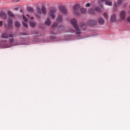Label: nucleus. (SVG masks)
Here are the masks:
<instances>
[{
	"mask_svg": "<svg viewBox=\"0 0 130 130\" xmlns=\"http://www.w3.org/2000/svg\"><path fill=\"white\" fill-rule=\"evenodd\" d=\"M18 9H19V7H16V8H15V11H18Z\"/></svg>",
	"mask_w": 130,
	"mask_h": 130,
	"instance_id": "34",
	"label": "nucleus"
},
{
	"mask_svg": "<svg viewBox=\"0 0 130 130\" xmlns=\"http://www.w3.org/2000/svg\"><path fill=\"white\" fill-rule=\"evenodd\" d=\"M126 21L130 23V16L128 17L126 19Z\"/></svg>",
	"mask_w": 130,
	"mask_h": 130,
	"instance_id": "30",
	"label": "nucleus"
},
{
	"mask_svg": "<svg viewBox=\"0 0 130 130\" xmlns=\"http://www.w3.org/2000/svg\"><path fill=\"white\" fill-rule=\"evenodd\" d=\"M51 22L50 21V19L49 18L47 19L45 21V24L46 25H49L51 24Z\"/></svg>",
	"mask_w": 130,
	"mask_h": 130,
	"instance_id": "17",
	"label": "nucleus"
},
{
	"mask_svg": "<svg viewBox=\"0 0 130 130\" xmlns=\"http://www.w3.org/2000/svg\"><path fill=\"white\" fill-rule=\"evenodd\" d=\"M20 23L18 21L15 22V26L16 27H19L20 26Z\"/></svg>",
	"mask_w": 130,
	"mask_h": 130,
	"instance_id": "26",
	"label": "nucleus"
},
{
	"mask_svg": "<svg viewBox=\"0 0 130 130\" xmlns=\"http://www.w3.org/2000/svg\"><path fill=\"white\" fill-rule=\"evenodd\" d=\"M80 13H81V14H85V13H86V9H85L84 8H81L80 10Z\"/></svg>",
	"mask_w": 130,
	"mask_h": 130,
	"instance_id": "20",
	"label": "nucleus"
},
{
	"mask_svg": "<svg viewBox=\"0 0 130 130\" xmlns=\"http://www.w3.org/2000/svg\"><path fill=\"white\" fill-rule=\"evenodd\" d=\"M32 19H33V17H31V19L32 20Z\"/></svg>",
	"mask_w": 130,
	"mask_h": 130,
	"instance_id": "37",
	"label": "nucleus"
},
{
	"mask_svg": "<svg viewBox=\"0 0 130 130\" xmlns=\"http://www.w3.org/2000/svg\"><path fill=\"white\" fill-rule=\"evenodd\" d=\"M123 0H118L117 3H115L114 5V8L115 9V8H117L118 6H120V5H121V3H122Z\"/></svg>",
	"mask_w": 130,
	"mask_h": 130,
	"instance_id": "11",
	"label": "nucleus"
},
{
	"mask_svg": "<svg viewBox=\"0 0 130 130\" xmlns=\"http://www.w3.org/2000/svg\"><path fill=\"white\" fill-rule=\"evenodd\" d=\"M57 22H61L62 19H61V16H59L57 19Z\"/></svg>",
	"mask_w": 130,
	"mask_h": 130,
	"instance_id": "22",
	"label": "nucleus"
},
{
	"mask_svg": "<svg viewBox=\"0 0 130 130\" xmlns=\"http://www.w3.org/2000/svg\"><path fill=\"white\" fill-rule=\"evenodd\" d=\"M29 25H30V27H35L36 23H35V22H30L29 23Z\"/></svg>",
	"mask_w": 130,
	"mask_h": 130,
	"instance_id": "19",
	"label": "nucleus"
},
{
	"mask_svg": "<svg viewBox=\"0 0 130 130\" xmlns=\"http://www.w3.org/2000/svg\"><path fill=\"white\" fill-rule=\"evenodd\" d=\"M71 22L75 29L76 34L77 35V36H80V35L81 34V30H80V28H79V26H78L77 20H76L75 19H72L71 20Z\"/></svg>",
	"mask_w": 130,
	"mask_h": 130,
	"instance_id": "1",
	"label": "nucleus"
},
{
	"mask_svg": "<svg viewBox=\"0 0 130 130\" xmlns=\"http://www.w3.org/2000/svg\"><path fill=\"white\" fill-rule=\"evenodd\" d=\"M104 17L105 19H108V15L107 14V13H104Z\"/></svg>",
	"mask_w": 130,
	"mask_h": 130,
	"instance_id": "25",
	"label": "nucleus"
},
{
	"mask_svg": "<svg viewBox=\"0 0 130 130\" xmlns=\"http://www.w3.org/2000/svg\"><path fill=\"white\" fill-rule=\"evenodd\" d=\"M126 14V13L124 11H122L120 13V18L121 20H124L125 19Z\"/></svg>",
	"mask_w": 130,
	"mask_h": 130,
	"instance_id": "6",
	"label": "nucleus"
},
{
	"mask_svg": "<svg viewBox=\"0 0 130 130\" xmlns=\"http://www.w3.org/2000/svg\"><path fill=\"white\" fill-rule=\"evenodd\" d=\"M23 21L22 22V24L24 26V27H25V28H27L28 27V19L26 18L25 16H23Z\"/></svg>",
	"mask_w": 130,
	"mask_h": 130,
	"instance_id": "5",
	"label": "nucleus"
},
{
	"mask_svg": "<svg viewBox=\"0 0 130 130\" xmlns=\"http://www.w3.org/2000/svg\"><path fill=\"white\" fill-rule=\"evenodd\" d=\"M8 15H9V16L10 17H14V14H13V13H12V12H11V11H9V12H8Z\"/></svg>",
	"mask_w": 130,
	"mask_h": 130,
	"instance_id": "21",
	"label": "nucleus"
},
{
	"mask_svg": "<svg viewBox=\"0 0 130 130\" xmlns=\"http://www.w3.org/2000/svg\"><path fill=\"white\" fill-rule=\"evenodd\" d=\"M13 26V21L12 20H9L8 21V28H12Z\"/></svg>",
	"mask_w": 130,
	"mask_h": 130,
	"instance_id": "14",
	"label": "nucleus"
},
{
	"mask_svg": "<svg viewBox=\"0 0 130 130\" xmlns=\"http://www.w3.org/2000/svg\"><path fill=\"white\" fill-rule=\"evenodd\" d=\"M67 32H70L71 33H74V32H75V31L73 29H70V30H68Z\"/></svg>",
	"mask_w": 130,
	"mask_h": 130,
	"instance_id": "29",
	"label": "nucleus"
},
{
	"mask_svg": "<svg viewBox=\"0 0 130 130\" xmlns=\"http://www.w3.org/2000/svg\"><path fill=\"white\" fill-rule=\"evenodd\" d=\"M0 17H2L4 19H6L7 18V15L4 12H0Z\"/></svg>",
	"mask_w": 130,
	"mask_h": 130,
	"instance_id": "13",
	"label": "nucleus"
},
{
	"mask_svg": "<svg viewBox=\"0 0 130 130\" xmlns=\"http://www.w3.org/2000/svg\"><path fill=\"white\" fill-rule=\"evenodd\" d=\"M9 37L10 38H12L14 37V36L13 35H12V34H10V35H9Z\"/></svg>",
	"mask_w": 130,
	"mask_h": 130,
	"instance_id": "32",
	"label": "nucleus"
},
{
	"mask_svg": "<svg viewBox=\"0 0 130 130\" xmlns=\"http://www.w3.org/2000/svg\"><path fill=\"white\" fill-rule=\"evenodd\" d=\"M3 26V21H0V27Z\"/></svg>",
	"mask_w": 130,
	"mask_h": 130,
	"instance_id": "33",
	"label": "nucleus"
},
{
	"mask_svg": "<svg viewBox=\"0 0 130 130\" xmlns=\"http://www.w3.org/2000/svg\"><path fill=\"white\" fill-rule=\"evenodd\" d=\"M41 12L43 15H45L46 14V9L44 7H42Z\"/></svg>",
	"mask_w": 130,
	"mask_h": 130,
	"instance_id": "15",
	"label": "nucleus"
},
{
	"mask_svg": "<svg viewBox=\"0 0 130 130\" xmlns=\"http://www.w3.org/2000/svg\"><path fill=\"white\" fill-rule=\"evenodd\" d=\"M60 11L63 14H67V9L64 7L61 6L59 7Z\"/></svg>",
	"mask_w": 130,
	"mask_h": 130,
	"instance_id": "10",
	"label": "nucleus"
},
{
	"mask_svg": "<svg viewBox=\"0 0 130 130\" xmlns=\"http://www.w3.org/2000/svg\"><path fill=\"white\" fill-rule=\"evenodd\" d=\"M26 16H27V17H29V15H27Z\"/></svg>",
	"mask_w": 130,
	"mask_h": 130,
	"instance_id": "36",
	"label": "nucleus"
},
{
	"mask_svg": "<svg viewBox=\"0 0 130 130\" xmlns=\"http://www.w3.org/2000/svg\"><path fill=\"white\" fill-rule=\"evenodd\" d=\"M116 21V15L114 14L112 15L111 17V22L112 23H114Z\"/></svg>",
	"mask_w": 130,
	"mask_h": 130,
	"instance_id": "8",
	"label": "nucleus"
},
{
	"mask_svg": "<svg viewBox=\"0 0 130 130\" xmlns=\"http://www.w3.org/2000/svg\"><path fill=\"white\" fill-rule=\"evenodd\" d=\"M56 12V9L55 8H52L49 12V15L52 19H54L55 18V15H54V14H55V12Z\"/></svg>",
	"mask_w": 130,
	"mask_h": 130,
	"instance_id": "4",
	"label": "nucleus"
},
{
	"mask_svg": "<svg viewBox=\"0 0 130 130\" xmlns=\"http://www.w3.org/2000/svg\"><path fill=\"white\" fill-rule=\"evenodd\" d=\"M89 13L91 14H94V10L93 9L89 10Z\"/></svg>",
	"mask_w": 130,
	"mask_h": 130,
	"instance_id": "27",
	"label": "nucleus"
},
{
	"mask_svg": "<svg viewBox=\"0 0 130 130\" xmlns=\"http://www.w3.org/2000/svg\"><path fill=\"white\" fill-rule=\"evenodd\" d=\"M56 26H57V23H54L52 25V27L54 28L55 27H56Z\"/></svg>",
	"mask_w": 130,
	"mask_h": 130,
	"instance_id": "28",
	"label": "nucleus"
},
{
	"mask_svg": "<svg viewBox=\"0 0 130 130\" xmlns=\"http://www.w3.org/2000/svg\"><path fill=\"white\" fill-rule=\"evenodd\" d=\"M95 11L96 12H98L99 13H100L101 12H102V10H101V9L99 8H95Z\"/></svg>",
	"mask_w": 130,
	"mask_h": 130,
	"instance_id": "23",
	"label": "nucleus"
},
{
	"mask_svg": "<svg viewBox=\"0 0 130 130\" xmlns=\"http://www.w3.org/2000/svg\"><path fill=\"white\" fill-rule=\"evenodd\" d=\"M2 37L4 39H7L9 38V36H8L7 33H4L2 34Z\"/></svg>",
	"mask_w": 130,
	"mask_h": 130,
	"instance_id": "16",
	"label": "nucleus"
},
{
	"mask_svg": "<svg viewBox=\"0 0 130 130\" xmlns=\"http://www.w3.org/2000/svg\"><path fill=\"white\" fill-rule=\"evenodd\" d=\"M16 45H20V44L16 43V42L14 41L13 39H11L9 40V43L8 45L4 46V48H10V47L16 46Z\"/></svg>",
	"mask_w": 130,
	"mask_h": 130,
	"instance_id": "2",
	"label": "nucleus"
},
{
	"mask_svg": "<svg viewBox=\"0 0 130 130\" xmlns=\"http://www.w3.org/2000/svg\"><path fill=\"white\" fill-rule=\"evenodd\" d=\"M99 23L101 25L104 24V20L102 18L99 19Z\"/></svg>",
	"mask_w": 130,
	"mask_h": 130,
	"instance_id": "18",
	"label": "nucleus"
},
{
	"mask_svg": "<svg viewBox=\"0 0 130 130\" xmlns=\"http://www.w3.org/2000/svg\"><path fill=\"white\" fill-rule=\"evenodd\" d=\"M27 11H28V12H33V8L28 7L27 8Z\"/></svg>",
	"mask_w": 130,
	"mask_h": 130,
	"instance_id": "24",
	"label": "nucleus"
},
{
	"mask_svg": "<svg viewBox=\"0 0 130 130\" xmlns=\"http://www.w3.org/2000/svg\"><path fill=\"white\" fill-rule=\"evenodd\" d=\"M23 35H27V34H23Z\"/></svg>",
	"mask_w": 130,
	"mask_h": 130,
	"instance_id": "35",
	"label": "nucleus"
},
{
	"mask_svg": "<svg viewBox=\"0 0 130 130\" xmlns=\"http://www.w3.org/2000/svg\"><path fill=\"white\" fill-rule=\"evenodd\" d=\"M88 24L89 25H93V26H95L96 24H97V21L95 20H90L88 21Z\"/></svg>",
	"mask_w": 130,
	"mask_h": 130,
	"instance_id": "12",
	"label": "nucleus"
},
{
	"mask_svg": "<svg viewBox=\"0 0 130 130\" xmlns=\"http://www.w3.org/2000/svg\"><path fill=\"white\" fill-rule=\"evenodd\" d=\"M73 11L75 15H79L80 14V5H76L73 7Z\"/></svg>",
	"mask_w": 130,
	"mask_h": 130,
	"instance_id": "3",
	"label": "nucleus"
},
{
	"mask_svg": "<svg viewBox=\"0 0 130 130\" xmlns=\"http://www.w3.org/2000/svg\"><path fill=\"white\" fill-rule=\"evenodd\" d=\"M90 6H91V4H89V3H87V4H86V7L87 8H89V7H90Z\"/></svg>",
	"mask_w": 130,
	"mask_h": 130,
	"instance_id": "31",
	"label": "nucleus"
},
{
	"mask_svg": "<svg viewBox=\"0 0 130 130\" xmlns=\"http://www.w3.org/2000/svg\"><path fill=\"white\" fill-rule=\"evenodd\" d=\"M100 2H105V4L106 6H112V3H111V2L110 1H107V0H101Z\"/></svg>",
	"mask_w": 130,
	"mask_h": 130,
	"instance_id": "9",
	"label": "nucleus"
},
{
	"mask_svg": "<svg viewBox=\"0 0 130 130\" xmlns=\"http://www.w3.org/2000/svg\"><path fill=\"white\" fill-rule=\"evenodd\" d=\"M41 15V10H40V9L37 8V12L36 14L37 18L40 19V18H41V15Z\"/></svg>",
	"mask_w": 130,
	"mask_h": 130,
	"instance_id": "7",
	"label": "nucleus"
}]
</instances>
